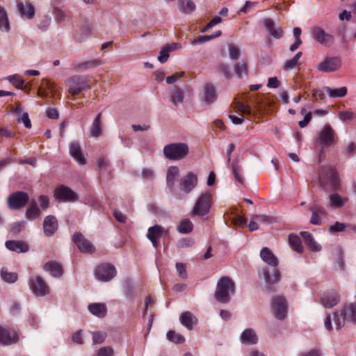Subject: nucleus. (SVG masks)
<instances>
[{
  "label": "nucleus",
  "mask_w": 356,
  "mask_h": 356,
  "mask_svg": "<svg viewBox=\"0 0 356 356\" xmlns=\"http://www.w3.org/2000/svg\"><path fill=\"white\" fill-rule=\"evenodd\" d=\"M234 291L235 284L233 280L229 277H222L217 283L215 298L218 302L227 303Z\"/></svg>",
  "instance_id": "f257e3e1"
},
{
  "label": "nucleus",
  "mask_w": 356,
  "mask_h": 356,
  "mask_svg": "<svg viewBox=\"0 0 356 356\" xmlns=\"http://www.w3.org/2000/svg\"><path fill=\"white\" fill-rule=\"evenodd\" d=\"M188 145L183 143H170L163 147V154L169 160L178 161L185 158L188 154Z\"/></svg>",
  "instance_id": "f03ea898"
},
{
  "label": "nucleus",
  "mask_w": 356,
  "mask_h": 356,
  "mask_svg": "<svg viewBox=\"0 0 356 356\" xmlns=\"http://www.w3.org/2000/svg\"><path fill=\"white\" fill-rule=\"evenodd\" d=\"M65 84L69 87V93L74 97L85 90L90 89L86 78L82 76H72L65 80Z\"/></svg>",
  "instance_id": "7ed1b4c3"
},
{
  "label": "nucleus",
  "mask_w": 356,
  "mask_h": 356,
  "mask_svg": "<svg viewBox=\"0 0 356 356\" xmlns=\"http://www.w3.org/2000/svg\"><path fill=\"white\" fill-rule=\"evenodd\" d=\"M212 204V196L209 192L201 195L197 200L193 209V214L203 216L209 212Z\"/></svg>",
  "instance_id": "20e7f679"
},
{
  "label": "nucleus",
  "mask_w": 356,
  "mask_h": 356,
  "mask_svg": "<svg viewBox=\"0 0 356 356\" xmlns=\"http://www.w3.org/2000/svg\"><path fill=\"white\" fill-rule=\"evenodd\" d=\"M319 181L322 185H327L331 188L338 186L339 177L335 169L331 166H323L319 174Z\"/></svg>",
  "instance_id": "39448f33"
},
{
  "label": "nucleus",
  "mask_w": 356,
  "mask_h": 356,
  "mask_svg": "<svg viewBox=\"0 0 356 356\" xmlns=\"http://www.w3.org/2000/svg\"><path fill=\"white\" fill-rule=\"evenodd\" d=\"M29 195L23 191H17L11 193L8 199L7 204L10 209L17 210L24 207L29 202Z\"/></svg>",
  "instance_id": "423d86ee"
},
{
  "label": "nucleus",
  "mask_w": 356,
  "mask_h": 356,
  "mask_svg": "<svg viewBox=\"0 0 356 356\" xmlns=\"http://www.w3.org/2000/svg\"><path fill=\"white\" fill-rule=\"evenodd\" d=\"M341 67V59L338 56L326 57L316 66L318 72L329 73L337 71Z\"/></svg>",
  "instance_id": "0eeeda50"
},
{
  "label": "nucleus",
  "mask_w": 356,
  "mask_h": 356,
  "mask_svg": "<svg viewBox=\"0 0 356 356\" xmlns=\"http://www.w3.org/2000/svg\"><path fill=\"white\" fill-rule=\"evenodd\" d=\"M30 289L36 296H45L49 293V287L40 276L31 277L29 282Z\"/></svg>",
  "instance_id": "6e6552de"
},
{
  "label": "nucleus",
  "mask_w": 356,
  "mask_h": 356,
  "mask_svg": "<svg viewBox=\"0 0 356 356\" xmlns=\"http://www.w3.org/2000/svg\"><path fill=\"white\" fill-rule=\"evenodd\" d=\"M54 198L59 202H75L78 200L77 194L65 186H59L54 191Z\"/></svg>",
  "instance_id": "1a4fd4ad"
},
{
  "label": "nucleus",
  "mask_w": 356,
  "mask_h": 356,
  "mask_svg": "<svg viewBox=\"0 0 356 356\" xmlns=\"http://www.w3.org/2000/svg\"><path fill=\"white\" fill-rule=\"evenodd\" d=\"M116 275L115 268L110 264H102L95 270V277L101 282H108Z\"/></svg>",
  "instance_id": "9d476101"
},
{
  "label": "nucleus",
  "mask_w": 356,
  "mask_h": 356,
  "mask_svg": "<svg viewBox=\"0 0 356 356\" xmlns=\"http://www.w3.org/2000/svg\"><path fill=\"white\" fill-rule=\"evenodd\" d=\"M313 39L321 45L327 47H332L334 43L333 35L326 33L322 28L316 26L312 31Z\"/></svg>",
  "instance_id": "9b49d317"
},
{
  "label": "nucleus",
  "mask_w": 356,
  "mask_h": 356,
  "mask_svg": "<svg viewBox=\"0 0 356 356\" xmlns=\"http://www.w3.org/2000/svg\"><path fill=\"white\" fill-rule=\"evenodd\" d=\"M335 139V132L330 124H326L318 133L316 138V143L321 146L330 147Z\"/></svg>",
  "instance_id": "f8f14e48"
},
{
  "label": "nucleus",
  "mask_w": 356,
  "mask_h": 356,
  "mask_svg": "<svg viewBox=\"0 0 356 356\" xmlns=\"http://www.w3.org/2000/svg\"><path fill=\"white\" fill-rule=\"evenodd\" d=\"M272 310L274 316L279 320H283L286 315L287 305L283 296H277L273 298L271 302Z\"/></svg>",
  "instance_id": "ddd939ff"
},
{
  "label": "nucleus",
  "mask_w": 356,
  "mask_h": 356,
  "mask_svg": "<svg viewBox=\"0 0 356 356\" xmlns=\"http://www.w3.org/2000/svg\"><path fill=\"white\" fill-rule=\"evenodd\" d=\"M346 320H347L346 312L341 309L340 314L334 312L332 315H328L325 320L324 325L327 330H332V321H333L336 330H339L344 325Z\"/></svg>",
  "instance_id": "4468645a"
},
{
  "label": "nucleus",
  "mask_w": 356,
  "mask_h": 356,
  "mask_svg": "<svg viewBox=\"0 0 356 356\" xmlns=\"http://www.w3.org/2000/svg\"><path fill=\"white\" fill-rule=\"evenodd\" d=\"M197 176L192 172H188L180 179V189L185 193H191L197 184Z\"/></svg>",
  "instance_id": "2eb2a0df"
},
{
  "label": "nucleus",
  "mask_w": 356,
  "mask_h": 356,
  "mask_svg": "<svg viewBox=\"0 0 356 356\" xmlns=\"http://www.w3.org/2000/svg\"><path fill=\"white\" fill-rule=\"evenodd\" d=\"M340 301V295L333 289L325 291L321 298V304L326 308L336 306Z\"/></svg>",
  "instance_id": "dca6fc26"
},
{
  "label": "nucleus",
  "mask_w": 356,
  "mask_h": 356,
  "mask_svg": "<svg viewBox=\"0 0 356 356\" xmlns=\"http://www.w3.org/2000/svg\"><path fill=\"white\" fill-rule=\"evenodd\" d=\"M17 341L18 337L13 330H8L0 325V343L7 346Z\"/></svg>",
  "instance_id": "f3484780"
},
{
  "label": "nucleus",
  "mask_w": 356,
  "mask_h": 356,
  "mask_svg": "<svg viewBox=\"0 0 356 356\" xmlns=\"http://www.w3.org/2000/svg\"><path fill=\"white\" fill-rule=\"evenodd\" d=\"M74 242L82 252L92 253L95 250L93 245L86 239L81 234H74L73 236Z\"/></svg>",
  "instance_id": "a211bd4d"
},
{
  "label": "nucleus",
  "mask_w": 356,
  "mask_h": 356,
  "mask_svg": "<svg viewBox=\"0 0 356 356\" xmlns=\"http://www.w3.org/2000/svg\"><path fill=\"white\" fill-rule=\"evenodd\" d=\"M263 275L266 283L270 285L277 283L281 277L280 270L275 267L263 268Z\"/></svg>",
  "instance_id": "6ab92c4d"
},
{
  "label": "nucleus",
  "mask_w": 356,
  "mask_h": 356,
  "mask_svg": "<svg viewBox=\"0 0 356 356\" xmlns=\"http://www.w3.org/2000/svg\"><path fill=\"white\" fill-rule=\"evenodd\" d=\"M17 11L22 17L31 19L35 15V8L29 2L18 1L17 3Z\"/></svg>",
  "instance_id": "aec40b11"
},
{
  "label": "nucleus",
  "mask_w": 356,
  "mask_h": 356,
  "mask_svg": "<svg viewBox=\"0 0 356 356\" xmlns=\"http://www.w3.org/2000/svg\"><path fill=\"white\" fill-rule=\"evenodd\" d=\"M43 229L47 236H52L58 229V222L56 217L51 215L46 216L43 222Z\"/></svg>",
  "instance_id": "412c9836"
},
{
  "label": "nucleus",
  "mask_w": 356,
  "mask_h": 356,
  "mask_svg": "<svg viewBox=\"0 0 356 356\" xmlns=\"http://www.w3.org/2000/svg\"><path fill=\"white\" fill-rule=\"evenodd\" d=\"M164 232V228L159 225H156L148 229L147 233V238L152 242L154 248H157L158 241L157 238L161 237Z\"/></svg>",
  "instance_id": "4be33fe9"
},
{
  "label": "nucleus",
  "mask_w": 356,
  "mask_h": 356,
  "mask_svg": "<svg viewBox=\"0 0 356 356\" xmlns=\"http://www.w3.org/2000/svg\"><path fill=\"white\" fill-rule=\"evenodd\" d=\"M264 26L268 30L270 35L275 39H280L283 36L282 28L275 24L270 18L266 19L264 22Z\"/></svg>",
  "instance_id": "5701e85b"
},
{
  "label": "nucleus",
  "mask_w": 356,
  "mask_h": 356,
  "mask_svg": "<svg viewBox=\"0 0 356 356\" xmlns=\"http://www.w3.org/2000/svg\"><path fill=\"white\" fill-rule=\"evenodd\" d=\"M261 259L270 267H276L278 264V260L273 252L268 248H263L260 252Z\"/></svg>",
  "instance_id": "b1692460"
},
{
  "label": "nucleus",
  "mask_w": 356,
  "mask_h": 356,
  "mask_svg": "<svg viewBox=\"0 0 356 356\" xmlns=\"http://www.w3.org/2000/svg\"><path fill=\"white\" fill-rule=\"evenodd\" d=\"M204 101L207 104H213L218 97V94L214 86L211 83H207L203 88Z\"/></svg>",
  "instance_id": "393cba45"
},
{
  "label": "nucleus",
  "mask_w": 356,
  "mask_h": 356,
  "mask_svg": "<svg viewBox=\"0 0 356 356\" xmlns=\"http://www.w3.org/2000/svg\"><path fill=\"white\" fill-rule=\"evenodd\" d=\"M5 245L8 250L19 253L29 250V245L22 241H7Z\"/></svg>",
  "instance_id": "a878e982"
},
{
  "label": "nucleus",
  "mask_w": 356,
  "mask_h": 356,
  "mask_svg": "<svg viewBox=\"0 0 356 356\" xmlns=\"http://www.w3.org/2000/svg\"><path fill=\"white\" fill-rule=\"evenodd\" d=\"M181 324L188 330H193V327L197 323V319L190 312H184L180 316Z\"/></svg>",
  "instance_id": "bb28decb"
},
{
  "label": "nucleus",
  "mask_w": 356,
  "mask_h": 356,
  "mask_svg": "<svg viewBox=\"0 0 356 356\" xmlns=\"http://www.w3.org/2000/svg\"><path fill=\"white\" fill-rule=\"evenodd\" d=\"M70 154L79 164H86V160L82 154L81 149L78 143L74 142L70 145Z\"/></svg>",
  "instance_id": "cd10ccee"
},
{
  "label": "nucleus",
  "mask_w": 356,
  "mask_h": 356,
  "mask_svg": "<svg viewBox=\"0 0 356 356\" xmlns=\"http://www.w3.org/2000/svg\"><path fill=\"white\" fill-rule=\"evenodd\" d=\"M44 270L49 272L51 275L59 277L63 274L62 266L56 261H48L44 265Z\"/></svg>",
  "instance_id": "c85d7f7f"
},
{
  "label": "nucleus",
  "mask_w": 356,
  "mask_h": 356,
  "mask_svg": "<svg viewBox=\"0 0 356 356\" xmlns=\"http://www.w3.org/2000/svg\"><path fill=\"white\" fill-rule=\"evenodd\" d=\"M242 343L248 345H253L257 343L258 338L255 332L248 328L245 330L241 335Z\"/></svg>",
  "instance_id": "c756f323"
},
{
  "label": "nucleus",
  "mask_w": 356,
  "mask_h": 356,
  "mask_svg": "<svg viewBox=\"0 0 356 356\" xmlns=\"http://www.w3.org/2000/svg\"><path fill=\"white\" fill-rule=\"evenodd\" d=\"M88 310L93 315L99 317L104 318L106 315L107 309L103 303H92L88 305Z\"/></svg>",
  "instance_id": "7c9ffc66"
},
{
  "label": "nucleus",
  "mask_w": 356,
  "mask_h": 356,
  "mask_svg": "<svg viewBox=\"0 0 356 356\" xmlns=\"http://www.w3.org/2000/svg\"><path fill=\"white\" fill-rule=\"evenodd\" d=\"M195 3L192 0H179V10L184 14L188 15L195 10Z\"/></svg>",
  "instance_id": "2f4dec72"
},
{
  "label": "nucleus",
  "mask_w": 356,
  "mask_h": 356,
  "mask_svg": "<svg viewBox=\"0 0 356 356\" xmlns=\"http://www.w3.org/2000/svg\"><path fill=\"white\" fill-rule=\"evenodd\" d=\"M289 243L290 247L296 252L302 253L303 252V247L302 245L300 238L294 234H291L289 236Z\"/></svg>",
  "instance_id": "473e14b6"
},
{
  "label": "nucleus",
  "mask_w": 356,
  "mask_h": 356,
  "mask_svg": "<svg viewBox=\"0 0 356 356\" xmlns=\"http://www.w3.org/2000/svg\"><path fill=\"white\" fill-rule=\"evenodd\" d=\"M179 170L177 166H170L167 172L166 181L169 188H172L175 185L176 179L179 177Z\"/></svg>",
  "instance_id": "72a5a7b5"
},
{
  "label": "nucleus",
  "mask_w": 356,
  "mask_h": 356,
  "mask_svg": "<svg viewBox=\"0 0 356 356\" xmlns=\"http://www.w3.org/2000/svg\"><path fill=\"white\" fill-rule=\"evenodd\" d=\"M184 92L183 91L177 88V86L173 87V92L170 95V102L174 106H177L184 102Z\"/></svg>",
  "instance_id": "f704fd0d"
},
{
  "label": "nucleus",
  "mask_w": 356,
  "mask_h": 356,
  "mask_svg": "<svg viewBox=\"0 0 356 356\" xmlns=\"http://www.w3.org/2000/svg\"><path fill=\"white\" fill-rule=\"evenodd\" d=\"M101 117L102 113H99L92 122L90 127V135L92 137L97 138L101 134Z\"/></svg>",
  "instance_id": "c9c22d12"
},
{
  "label": "nucleus",
  "mask_w": 356,
  "mask_h": 356,
  "mask_svg": "<svg viewBox=\"0 0 356 356\" xmlns=\"http://www.w3.org/2000/svg\"><path fill=\"white\" fill-rule=\"evenodd\" d=\"M342 309L346 312L347 320L356 323V302L345 305Z\"/></svg>",
  "instance_id": "e433bc0d"
},
{
  "label": "nucleus",
  "mask_w": 356,
  "mask_h": 356,
  "mask_svg": "<svg viewBox=\"0 0 356 356\" xmlns=\"http://www.w3.org/2000/svg\"><path fill=\"white\" fill-rule=\"evenodd\" d=\"M193 225L189 219L181 220L177 227V230L181 234H189L193 231Z\"/></svg>",
  "instance_id": "4c0bfd02"
},
{
  "label": "nucleus",
  "mask_w": 356,
  "mask_h": 356,
  "mask_svg": "<svg viewBox=\"0 0 356 356\" xmlns=\"http://www.w3.org/2000/svg\"><path fill=\"white\" fill-rule=\"evenodd\" d=\"M1 277L4 282L10 284L15 282L18 279L17 273L9 272L6 268H1Z\"/></svg>",
  "instance_id": "58836bf2"
},
{
  "label": "nucleus",
  "mask_w": 356,
  "mask_h": 356,
  "mask_svg": "<svg viewBox=\"0 0 356 356\" xmlns=\"http://www.w3.org/2000/svg\"><path fill=\"white\" fill-rule=\"evenodd\" d=\"M40 211L35 202H31L26 211V217L29 220H35L39 217Z\"/></svg>",
  "instance_id": "ea45409f"
},
{
  "label": "nucleus",
  "mask_w": 356,
  "mask_h": 356,
  "mask_svg": "<svg viewBox=\"0 0 356 356\" xmlns=\"http://www.w3.org/2000/svg\"><path fill=\"white\" fill-rule=\"evenodd\" d=\"M0 29L2 31L8 32L10 30V24L8 15L6 10L0 6Z\"/></svg>",
  "instance_id": "a19ab883"
},
{
  "label": "nucleus",
  "mask_w": 356,
  "mask_h": 356,
  "mask_svg": "<svg viewBox=\"0 0 356 356\" xmlns=\"http://www.w3.org/2000/svg\"><path fill=\"white\" fill-rule=\"evenodd\" d=\"M323 90L327 92L330 97H342L347 94L346 87H341L337 89H332L326 86L323 88Z\"/></svg>",
  "instance_id": "79ce46f5"
},
{
  "label": "nucleus",
  "mask_w": 356,
  "mask_h": 356,
  "mask_svg": "<svg viewBox=\"0 0 356 356\" xmlns=\"http://www.w3.org/2000/svg\"><path fill=\"white\" fill-rule=\"evenodd\" d=\"M102 64V63L99 59L91 60L79 64L77 68L81 70H86L100 66Z\"/></svg>",
  "instance_id": "37998d69"
},
{
  "label": "nucleus",
  "mask_w": 356,
  "mask_h": 356,
  "mask_svg": "<svg viewBox=\"0 0 356 356\" xmlns=\"http://www.w3.org/2000/svg\"><path fill=\"white\" fill-rule=\"evenodd\" d=\"M301 56L302 52L299 51L293 56V58L286 60L283 66L284 70H289L295 68Z\"/></svg>",
  "instance_id": "c03bdc74"
},
{
  "label": "nucleus",
  "mask_w": 356,
  "mask_h": 356,
  "mask_svg": "<svg viewBox=\"0 0 356 356\" xmlns=\"http://www.w3.org/2000/svg\"><path fill=\"white\" fill-rule=\"evenodd\" d=\"M234 69L237 76L241 79L244 75L247 74L248 63L245 61L238 63L237 64L234 65Z\"/></svg>",
  "instance_id": "a18cd8bd"
},
{
  "label": "nucleus",
  "mask_w": 356,
  "mask_h": 356,
  "mask_svg": "<svg viewBox=\"0 0 356 356\" xmlns=\"http://www.w3.org/2000/svg\"><path fill=\"white\" fill-rule=\"evenodd\" d=\"M232 172L234 175L236 180L238 181V182H240L241 184H243V179L240 174L241 165H239V163H238V161L237 159H235L232 163Z\"/></svg>",
  "instance_id": "49530a36"
},
{
  "label": "nucleus",
  "mask_w": 356,
  "mask_h": 356,
  "mask_svg": "<svg viewBox=\"0 0 356 356\" xmlns=\"http://www.w3.org/2000/svg\"><path fill=\"white\" fill-rule=\"evenodd\" d=\"M167 338L169 341L175 343H182L185 341L184 336L172 330L167 333Z\"/></svg>",
  "instance_id": "de8ad7c7"
},
{
  "label": "nucleus",
  "mask_w": 356,
  "mask_h": 356,
  "mask_svg": "<svg viewBox=\"0 0 356 356\" xmlns=\"http://www.w3.org/2000/svg\"><path fill=\"white\" fill-rule=\"evenodd\" d=\"M92 335L93 343L97 344L103 343L107 337L104 332H93Z\"/></svg>",
  "instance_id": "09e8293b"
},
{
  "label": "nucleus",
  "mask_w": 356,
  "mask_h": 356,
  "mask_svg": "<svg viewBox=\"0 0 356 356\" xmlns=\"http://www.w3.org/2000/svg\"><path fill=\"white\" fill-rule=\"evenodd\" d=\"M355 113L351 111H341L339 113V118L343 122L352 120L355 118Z\"/></svg>",
  "instance_id": "8fccbe9b"
},
{
  "label": "nucleus",
  "mask_w": 356,
  "mask_h": 356,
  "mask_svg": "<svg viewBox=\"0 0 356 356\" xmlns=\"http://www.w3.org/2000/svg\"><path fill=\"white\" fill-rule=\"evenodd\" d=\"M332 206L334 207H341L343 205L344 202L341 196L337 193L332 194L330 197Z\"/></svg>",
  "instance_id": "3c124183"
},
{
  "label": "nucleus",
  "mask_w": 356,
  "mask_h": 356,
  "mask_svg": "<svg viewBox=\"0 0 356 356\" xmlns=\"http://www.w3.org/2000/svg\"><path fill=\"white\" fill-rule=\"evenodd\" d=\"M254 218L264 224H272L275 222V218L270 216L266 215H255Z\"/></svg>",
  "instance_id": "603ef678"
},
{
  "label": "nucleus",
  "mask_w": 356,
  "mask_h": 356,
  "mask_svg": "<svg viewBox=\"0 0 356 356\" xmlns=\"http://www.w3.org/2000/svg\"><path fill=\"white\" fill-rule=\"evenodd\" d=\"M8 79L13 83L17 88H22L24 83L22 78L18 77L17 75L9 76Z\"/></svg>",
  "instance_id": "864d4df0"
},
{
  "label": "nucleus",
  "mask_w": 356,
  "mask_h": 356,
  "mask_svg": "<svg viewBox=\"0 0 356 356\" xmlns=\"http://www.w3.org/2000/svg\"><path fill=\"white\" fill-rule=\"evenodd\" d=\"M17 121L22 122L25 127L30 129L31 127V122L29 117V114L26 112L23 113L21 116L17 117Z\"/></svg>",
  "instance_id": "5fc2aeb1"
},
{
  "label": "nucleus",
  "mask_w": 356,
  "mask_h": 356,
  "mask_svg": "<svg viewBox=\"0 0 356 356\" xmlns=\"http://www.w3.org/2000/svg\"><path fill=\"white\" fill-rule=\"evenodd\" d=\"M239 49L234 44L229 47V56L232 60H237L239 57Z\"/></svg>",
  "instance_id": "6e6d98bb"
},
{
  "label": "nucleus",
  "mask_w": 356,
  "mask_h": 356,
  "mask_svg": "<svg viewBox=\"0 0 356 356\" xmlns=\"http://www.w3.org/2000/svg\"><path fill=\"white\" fill-rule=\"evenodd\" d=\"M176 269L181 279H186L187 277V273L185 264L182 263L176 264Z\"/></svg>",
  "instance_id": "4d7b16f0"
},
{
  "label": "nucleus",
  "mask_w": 356,
  "mask_h": 356,
  "mask_svg": "<svg viewBox=\"0 0 356 356\" xmlns=\"http://www.w3.org/2000/svg\"><path fill=\"white\" fill-rule=\"evenodd\" d=\"M212 40V37H209V35H202L199 36L193 40H191L190 43L192 45H196L198 44H202Z\"/></svg>",
  "instance_id": "13d9d810"
},
{
  "label": "nucleus",
  "mask_w": 356,
  "mask_h": 356,
  "mask_svg": "<svg viewBox=\"0 0 356 356\" xmlns=\"http://www.w3.org/2000/svg\"><path fill=\"white\" fill-rule=\"evenodd\" d=\"M218 69L222 72L226 79H229L232 77V74L227 64H220L218 66Z\"/></svg>",
  "instance_id": "bf43d9fd"
},
{
  "label": "nucleus",
  "mask_w": 356,
  "mask_h": 356,
  "mask_svg": "<svg viewBox=\"0 0 356 356\" xmlns=\"http://www.w3.org/2000/svg\"><path fill=\"white\" fill-rule=\"evenodd\" d=\"M346 228V225L342 222H336L333 225H331L330 227V232H342Z\"/></svg>",
  "instance_id": "052dcab7"
},
{
  "label": "nucleus",
  "mask_w": 356,
  "mask_h": 356,
  "mask_svg": "<svg viewBox=\"0 0 356 356\" xmlns=\"http://www.w3.org/2000/svg\"><path fill=\"white\" fill-rule=\"evenodd\" d=\"M113 354V348L110 346H106L101 348L97 353V356H111Z\"/></svg>",
  "instance_id": "680f3d73"
},
{
  "label": "nucleus",
  "mask_w": 356,
  "mask_h": 356,
  "mask_svg": "<svg viewBox=\"0 0 356 356\" xmlns=\"http://www.w3.org/2000/svg\"><path fill=\"white\" fill-rule=\"evenodd\" d=\"M168 58H169V50H168L165 47L161 50L159 56L158 57V60L161 63H164L165 62H166L168 60Z\"/></svg>",
  "instance_id": "e2e57ef3"
},
{
  "label": "nucleus",
  "mask_w": 356,
  "mask_h": 356,
  "mask_svg": "<svg viewBox=\"0 0 356 356\" xmlns=\"http://www.w3.org/2000/svg\"><path fill=\"white\" fill-rule=\"evenodd\" d=\"M193 244V241L191 238H185L180 240L178 243L177 246L179 248H184L187 247H190Z\"/></svg>",
  "instance_id": "0e129e2a"
},
{
  "label": "nucleus",
  "mask_w": 356,
  "mask_h": 356,
  "mask_svg": "<svg viewBox=\"0 0 356 356\" xmlns=\"http://www.w3.org/2000/svg\"><path fill=\"white\" fill-rule=\"evenodd\" d=\"M236 107L239 111H241L243 113H245L248 115L251 114V108L248 105H244L241 102H236Z\"/></svg>",
  "instance_id": "69168bd1"
},
{
  "label": "nucleus",
  "mask_w": 356,
  "mask_h": 356,
  "mask_svg": "<svg viewBox=\"0 0 356 356\" xmlns=\"http://www.w3.org/2000/svg\"><path fill=\"white\" fill-rule=\"evenodd\" d=\"M113 215L115 219L120 222L124 223L127 220V216L118 209L113 211Z\"/></svg>",
  "instance_id": "338daca9"
},
{
  "label": "nucleus",
  "mask_w": 356,
  "mask_h": 356,
  "mask_svg": "<svg viewBox=\"0 0 356 356\" xmlns=\"http://www.w3.org/2000/svg\"><path fill=\"white\" fill-rule=\"evenodd\" d=\"M54 17L58 22H63L67 18L65 13L58 8L55 9Z\"/></svg>",
  "instance_id": "774afa93"
}]
</instances>
